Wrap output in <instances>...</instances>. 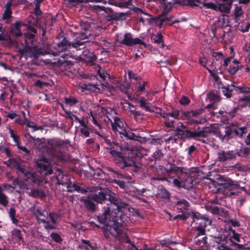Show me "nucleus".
I'll list each match as a JSON object with an SVG mask.
<instances>
[{
    "mask_svg": "<svg viewBox=\"0 0 250 250\" xmlns=\"http://www.w3.org/2000/svg\"><path fill=\"white\" fill-rule=\"evenodd\" d=\"M220 216L222 217V220L226 223L228 221L230 218L229 211L222 208H220Z\"/></svg>",
    "mask_w": 250,
    "mask_h": 250,
    "instance_id": "nucleus-44",
    "label": "nucleus"
},
{
    "mask_svg": "<svg viewBox=\"0 0 250 250\" xmlns=\"http://www.w3.org/2000/svg\"><path fill=\"white\" fill-rule=\"evenodd\" d=\"M78 100L72 97H65L64 98V102L68 105H73L78 103Z\"/></svg>",
    "mask_w": 250,
    "mask_h": 250,
    "instance_id": "nucleus-51",
    "label": "nucleus"
},
{
    "mask_svg": "<svg viewBox=\"0 0 250 250\" xmlns=\"http://www.w3.org/2000/svg\"><path fill=\"white\" fill-rule=\"evenodd\" d=\"M235 157V154L232 151L220 152V161H225L227 160H231Z\"/></svg>",
    "mask_w": 250,
    "mask_h": 250,
    "instance_id": "nucleus-33",
    "label": "nucleus"
},
{
    "mask_svg": "<svg viewBox=\"0 0 250 250\" xmlns=\"http://www.w3.org/2000/svg\"><path fill=\"white\" fill-rule=\"evenodd\" d=\"M250 28V22L247 23L246 25L242 24L241 25L238 26V29L241 32L245 33L249 31Z\"/></svg>",
    "mask_w": 250,
    "mask_h": 250,
    "instance_id": "nucleus-64",
    "label": "nucleus"
},
{
    "mask_svg": "<svg viewBox=\"0 0 250 250\" xmlns=\"http://www.w3.org/2000/svg\"><path fill=\"white\" fill-rule=\"evenodd\" d=\"M234 86V89L236 92H238L240 93H250V87L246 86Z\"/></svg>",
    "mask_w": 250,
    "mask_h": 250,
    "instance_id": "nucleus-48",
    "label": "nucleus"
},
{
    "mask_svg": "<svg viewBox=\"0 0 250 250\" xmlns=\"http://www.w3.org/2000/svg\"><path fill=\"white\" fill-rule=\"evenodd\" d=\"M177 178L172 179V183L174 186L178 188H183V182L181 179H179L177 176Z\"/></svg>",
    "mask_w": 250,
    "mask_h": 250,
    "instance_id": "nucleus-59",
    "label": "nucleus"
},
{
    "mask_svg": "<svg viewBox=\"0 0 250 250\" xmlns=\"http://www.w3.org/2000/svg\"><path fill=\"white\" fill-rule=\"evenodd\" d=\"M42 2V0H35V14L37 16V18H39L38 17L41 15L42 12L40 8V4Z\"/></svg>",
    "mask_w": 250,
    "mask_h": 250,
    "instance_id": "nucleus-49",
    "label": "nucleus"
},
{
    "mask_svg": "<svg viewBox=\"0 0 250 250\" xmlns=\"http://www.w3.org/2000/svg\"><path fill=\"white\" fill-rule=\"evenodd\" d=\"M114 121H111V126L113 130L116 132H119L120 134L127 135V132L125 130V124L118 117H114Z\"/></svg>",
    "mask_w": 250,
    "mask_h": 250,
    "instance_id": "nucleus-16",
    "label": "nucleus"
},
{
    "mask_svg": "<svg viewBox=\"0 0 250 250\" xmlns=\"http://www.w3.org/2000/svg\"><path fill=\"white\" fill-rule=\"evenodd\" d=\"M220 1V12L229 14L233 0H221Z\"/></svg>",
    "mask_w": 250,
    "mask_h": 250,
    "instance_id": "nucleus-24",
    "label": "nucleus"
},
{
    "mask_svg": "<svg viewBox=\"0 0 250 250\" xmlns=\"http://www.w3.org/2000/svg\"><path fill=\"white\" fill-rule=\"evenodd\" d=\"M37 166L40 169V172H45V175H50L52 173L51 169L50 164L47 159L44 157L38 159L36 161Z\"/></svg>",
    "mask_w": 250,
    "mask_h": 250,
    "instance_id": "nucleus-15",
    "label": "nucleus"
},
{
    "mask_svg": "<svg viewBox=\"0 0 250 250\" xmlns=\"http://www.w3.org/2000/svg\"><path fill=\"white\" fill-rule=\"evenodd\" d=\"M50 237L55 242L61 244L62 241V238L60 235L56 232H52L50 234Z\"/></svg>",
    "mask_w": 250,
    "mask_h": 250,
    "instance_id": "nucleus-54",
    "label": "nucleus"
},
{
    "mask_svg": "<svg viewBox=\"0 0 250 250\" xmlns=\"http://www.w3.org/2000/svg\"><path fill=\"white\" fill-rule=\"evenodd\" d=\"M207 100L210 103L209 104L206 106V108L217 109V103L219 102V96L217 93H214L213 91L210 92L208 94Z\"/></svg>",
    "mask_w": 250,
    "mask_h": 250,
    "instance_id": "nucleus-20",
    "label": "nucleus"
},
{
    "mask_svg": "<svg viewBox=\"0 0 250 250\" xmlns=\"http://www.w3.org/2000/svg\"><path fill=\"white\" fill-rule=\"evenodd\" d=\"M30 211L32 212L33 215L36 217L38 222H41V219H44L43 218H42L41 217H45V216L38 208L36 209L35 207H33L30 208Z\"/></svg>",
    "mask_w": 250,
    "mask_h": 250,
    "instance_id": "nucleus-38",
    "label": "nucleus"
},
{
    "mask_svg": "<svg viewBox=\"0 0 250 250\" xmlns=\"http://www.w3.org/2000/svg\"><path fill=\"white\" fill-rule=\"evenodd\" d=\"M68 57L69 55L67 54L62 56L55 63L58 66H63L65 69L70 68L73 63L71 61L68 60Z\"/></svg>",
    "mask_w": 250,
    "mask_h": 250,
    "instance_id": "nucleus-23",
    "label": "nucleus"
},
{
    "mask_svg": "<svg viewBox=\"0 0 250 250\" xmlns=\"http://www.w3.org/2000/svg\"><path fill=\"white\" fill-rule=\"evenodd\" d=\"M22 24V22L17 21L11 25L10 29V33L12 37H18L21 36L22 34L21 31V26Z\"/></svg>",
    "mask_w": 250,
    "mask_h": 250,
    "instance_id": "nucleus-26",
    "label": "nucleus"
},
{
    "mask_svg": "<svg viewBox=\"0 0 250 250\" xmlns=\"http://www.w3.org/2000/svg\"><path fill=\"white\" fill-rule=\"evenodd\" d=\"M232 129L233 133V138L234 137H238L242 138L244 135L247 132V127L246 126L237 128V125L235 124V126H232Z\"/></svg>",
    "mask_w": 250,
    "mask_h": 250,
    "instance_id": "nucleus-29",
    "label": "nucleus"
},
{
    "mask_svg": "<svg viewBox=\"0 0 250 250\" xmlns=\"http://www.w3.org/2000/svg\"><path fill=\"white\" fill-rule=\"evenodd\" d=\"M108 172L109 175L112 176L114 179L113 183L118 185L120 188L123 189L125 192L129 193V186L130 184L129 182H125L124 180H128L130 179L131 177L129 176H126L119 172L115 170L113 168L111 167H107L105 168Z\"/></svg>",
    "mask_w": 250,
    "mask_h": 250,
    "instance_id": "nucleus-7",
    "label": "nucleus"
},
{
    "mask_svg": "<svg viewBox=\"0 0 250 250\" xmlns=\"http://www.w3.org/2000/svg\"><path fill=\"white\" fill-rule=\"evenodd\" d=\"M41 222L44 224V227L47 230L53 229H55L54 225L50 224L48 221L45 219H41Z\"/></svg>",
    "mask_w": 250,
    "mask_h": 250,
    "instance_id": "nucleus-63",
    "label": "nucleus"
},
{
    "mask_svg": "<svg viewBox=\"0 0 250 250\" xmlns=\"http://www.w3.org/2000/svg\"><path fill=\"white\" fill-rule=\"evenodd\" d=\"M9 131L11 137L13 138L14 142L16 144V146L17 145H18L19 144H20V138L18 135H17L16 134H15L14 130L12 129L9 128Z\"/></svg>",
    "mask_w": 250,
    "mask_h": 250,
    "instance_id": "nucleus-56",
    "label": "nucleus"
},
{
    "mask_svg": "<svg viewBox=\"0 0 250 250\" xmlns=\"http://www.w3.org/2000/svg\"><path fill=\"white\" fill-rule=\"evenodd\" d=\"M92 8L93 10L98 13L103 11L104 13H102V15L107 21L122 20L123 19V18L125 17L126 15V14L125 13H118L115 12L110 8H106L104 6L98 5H94Z\"/></svg>",
    "mask_w": 250,
    "mask_h": 250,
    "instance_id": "nucleus-9",
    "label": "nucleus"
},
{
    "mask_svg": "<svg viewBox=\"0 0 250 250\" xmlns=\"http://www.w3.org/2000/svg\"><path fill=\"white\" fill-rule=\"evenodd\" d=\"M80 131L81 134L84 136L85 137H88L90 136V129L87 125L81 127Z\"/></svg>",
    "mask_w": 250,
    "mask_h": 250,
    "instance_id": "nucleus-53",
    "label": "nucleus"
},
{
    "mask_svg": "<svg viewBox=\"0 0 250 250\" xmlns=\"http://www.w3.org/2000/svg\"><path fill=\"white\" fill-rule=\"evenodd\" d=\"M222 89V93L224 96H225L227 98H229L231 97L232 90L230 89L229 86H223Z\"/></svg>",
    "mask_w": 250,
    "mask_h": 250,
    "instance_id": "nucleus-58",
    "label": "nucleus"
},
{
    "mask_svg": "<svg viewBox=\"0 0 250 250\" xmlns=\"http://www.w3.org/2000/svg\"><path fill=\"white\" fill-rule=\"evenodd\" d=\"M219 237H214L210 240L209 245H211L213 248L215 250L219 249Z\"/></svg>",
    "mask_w": 250,
    "mask_h": 250,
    "instance_id": "nucleus-57",
    "label": "nucleus"
},
{
    "mask_svg": "<svg viewBox=\"0 0 250 250\" xmlns=\"http://www.w3.org/2000/svg\"><path fill=\"white\" fill-rule=\"evenodd\" d=\"M29 196L31 197H33L35 198L36 197H40L41 198H44L45 196V194L44 192L39 189H35L31 190L30 191L27 192Z\"/></svg>",
    "mask_w": 250,
    "mask_h": 250,
    "instance_id": "nucleus-35",
    "label": "nucleus"
},
{
    "mask_svg": "<svg viewBox=\"0 0 250 250\" xmlns=\"http://www.w3.org/2000/svg\"><path fill=\"white\" fill-rule=\"evenodd\" d=\"M122 208H126L130 212H133L135 210L134 208L131 207L128 204L122 202L120 199L119 203L115 208V210L119 212Z\"/></svg>",
    "mask_w": 250,
    "mask_h": 250,
    "instance_id": "nucleus-34",
    "label": "nucleus"
},
{
    "mask_svg": "<svg viewBox=\"0 0 250 250\" xmlns=\"http://www.w3.org/2000/svg\"><path fill=\"white\" fill-rule=\"evenodd\" d=\"M162 114L163 115V118L168 119L169 117H172L175 119H177L180 114V111L176 109H172L170 112H166L163 111Z\"/></svg>",
    "mask_w": 250,
    "mask_h": 250,
    "instance_id": "nucleus-37",
    "label": "nucleus"
},
{
    "mask_svg": "<svg viewBox=\"0 0 250 250\" xmlns=\"http://www.w3.org/2000/svg\"><path fill=\"white\" fill-rule=\"evenodd\" d=\"M203 6L208 8H210L216 11L219 10V6L213 2H208L203 3Z\"/></svg>",
    "mask_w": 250,
    "mask_h": 250,
    "instance_id": "nucleus-60",
    "label": "nucleus"
},
{
    "mask_svg": "<svg viewBox=\"0 0 250 250\" xmlns=\"http://www.w3.org/2000/svg\"><path fill=\"white\" fill-rule=\"evenodd\" d=\"M57 184L66 187L70 184V180L67 175H63L61 172L57 175Z\"/></svg>",
    "mask_w": 250,
    "mask_h": 250,
    "instance_id": "nucleus-30",
    "label": "nucleus"
},
{
    "mask_svg": "<svg viewBox=\"0 0 250 250\" xmlns=\"http://www.w3.org/2000/svg\"><path fill=\"white\" fill-rule=\"evenodd\" d=\"M184 171L185 172H180L178 175L179 178L182 180L183 188L188 189L192 188L195 178L191 175L190 170L187 167L186 170Z\"/></svg>",
    "mask_w": 250,
    "mask_h": 250,
    "instance_id": "nucleus-12",
    "label": "nucleus"
},
{
    "mask_svg": "<svg viewBox=\"0 0 250 250\" xmlns=\"http://www.w3.org/2000/svg\"><path fill=\"white\" fill-rule=\"evenodd\" d=\"M158 195L162 199H168L169 198L170 194L166 188H162L159 190Z\"/></svg>",
    "mask_w": 250,
    "mask_h": 250,
    "instance_id": "nucleus-47",
    "label": "nucleus"
},
{
    "mask_svg": "<svg viewBox=\"0 0 250 250\" xmlns=\"http://www.w3.org/2000/svg\"><path fill=\"white\" fill-rule=\"evenodd\" d=\"M219 125H216L210 127L203 128L202 130L191 131L183 124L179 125L174 130V135L181 139L192 138L196 137H205L208 133L217 135L219 134Z\"/></svg>",
    "mask_w": 250,
    "mask_h": 250,
    "instance_id": "nucleus-4",
    "label": "nucleus"
},
{
    "mask_svg": "<svg viewBox=\"0 0 250 250\" xmlns=\"http://www.w3.org/2000/svg\"><path fill=\"white\" fill-rule=\"evenodd\" d=\"M66 188L67 191L69 192H73L76 191L82 193H85L88 191L87 188L81 187L75 184H72L71 182H70V184L67 185Z\"/></svg>",
    "mask_w": 250,
    "mask_h": 250,
    "instance_id": "nucleus-27",
    "label": "nucleus"
},
{
    "mask_svg": "<svg viewBox=\"0 0 250 250\" xmlns=\"http://www.w3.org/2000/svg\"><path fill=\"white\" fill-rule=\"evenodd\" d=\"M195 235V238L194 242L196 243V244L198 245L199 246L201 247H203L204 246L207 247L208 243L207 242V237L206 236H204L202 237V238H200V237L201 236H203V235H199L197 236V232L196 233H194Z\"/></svg>",
    "mask_w": 250,
    "mask_h": 250,
    "instance_id": "nucleus-32",
    "label": "nucleus"
},
{
    "mask_svg": "<svg viewBox=\"0 0 250 250\" xmlns=\"http://www.w3.org/2000/svg\"><path fill=\"white\" fill-rule=\"evenodd\" d=\"M12 238L18 242H23V238L22 237L21 232L19 229H14L12 231Z\"/></svg>",
    "mask_w": 250,
    "mask_h": 250,
    "instance_id": "nucleus-43",
    "label": "nucleus"
},
{
    "mask_svg": "<svg viewBox=\"0 0 250 250\" xmlns=\"http://www.w3.org/2000/svg\"><path fill=\"white\" fill-rule=\"evenodd\" d=\"M191 216L192 218L191 225L194 230L197 231V236L205 235V228L211 224V220L208 218L201 216L199 213L192 212Z\"/></svg>",
    "mask_w": 250,
    "mask_h": 250,
    "instance_id": "nucleus-6",
    "label": "nucleus"
},
{
    "mask_svg": "<svg viewBox=\"0 0 250 250\" xmlns=\"http://www.w3.org/2000/svg\"><path fill=\"white\" fill-rule=\"evenodd\" d=\"M167 0H160V3L164 5V11L162 13L167 14L173 8L174 4H182L181 0H172L169 2H166Z\"/></svg>",
    "mask_w": 250,
    "mask_h": 250,
    "instance_id": "nucleus-21",
    "label": "nucleus"
},
{
    "mask_svg": "<svg viewBox=\"0 0 250 250\" xmlns=\"http://www.w3.org/2000/svg\"><path fill=\"white\" fill-rule=\"evenodd\" d=\"M223 125H222L220 124V126H221V128H224L225 130V135L222 136L220 134V139L222 140L223 142H227L230 139L233 138L232 126H235V124L231 123L229 125H226V126H224Z\"/></svg>",
    "mask_w": 250,
    "mask_h": 250,
    "instance_id": "nucleus-19",
    "label": "nucleus"
},
{
    "mask_svg": "<svg viewBox=\"0 0 250 250\" xmlns=\"http://www.w3.org/2000/svg\"><path fill=\"white\" fill-rule=\"evenodd\" d=\"M109 191L105 190L104 189L100 190L99 192L96 191V192L91 193L90 198L91 200L99 203H104L105 204L107 201L106 195H108Z\"/></svg>",
    "mask_w": 250,
    "mask_h": 250,
    "instance_id": "nucleus-18",
    "label": "nucleus"
},
{
    "mask_svg": "<svg viewBox=\"0 0 250 250\" xmlns=\"http://www.w3.org/2000/svg\"><path fill=\"white\" fill-rule=\"evenodd\" d=\"M90 45V42L88 41L81 42L78 41L74 42H69L67 38H64L57 44V47L60 51L62 52L67 51L71 48H76L77 50H80L89 46Z\"/></svg>",
    "mask_w": 250,
    "mask_h": 250,
    "instance_id": "nucleus-8",
    "label": "nucleus"
},
{
    "mask_svg": "<svg viewBox=\"0 0 250 250\" xmlns=\"http://www.w3.org/2000/svg\"><path fill=\"white\" fill-rule=\"evenodd\" d=\"M11 6L10 2H7L6 5V9L2 14V19L1 20L5 21L6 23H9L11 22L12 18V11L10 8Z\"/></svg>",
    "mask_w": 250,
    "mask_h": 250,
    "instance_id": "nucleus-28",
    "label": "nucleus"
},
{
    "mask_svg": "<svg viewBox=\"0 0 250 250\" xmlns=\"http://www.w3.org/2000/svg\"><path fill=\"white\" fill-rule=\"evenodd\" d=\"M20 54L21 57L28 58L34 60H37L41 56H44L46 54L45 49L42 47L38 46H30L26 44L22 47H19L17 50Z\"/></svg>",
    "mask_w": 250,
    "mask_h": 250,
    "instance_id": "nucleus-5",
    "label": "nucleus"
},
{
    "mask_svg": "<svg viewBox=\"0 0 250 250\" xmlns=\"http://www.w3.org/2000/svg\"><path fill=\"white\" fill-rule=\"evenodd\" d=\"M34 141L36 146L42 152H46L52 156L61 157L65 150V145L63 140L58 139H52L45 143L44 139L36 138L29 135Z\"/></svg>",
    "mask_w": 250,
    "mask_h": 250,
    "instance_id": "nucleus-3",
    "label": "nucleus"
},
{
    "mask_svg": "<svg viewBox=\"0 0 250 250\" xmlns=\"http://www.w3.org/2000/svg\"><path fill=\"white\" fill-rule=\"evenodd\" d=\"M106 149L113 158L115 164L120 168L125 169L132 167L134 172L137 173L141 171V164L136 162V154L132 152L124 153L113 147H107Z\"/></svg>",
    "mask_w": 250,
    "mask_h": 250,
    "instance_id": "nucleus-2",
    "label": "nucleus"
},
{
    "mask_svg": "<svg viewBox=\"0 0 250 250\" xmlns=\"http://www.w3.org/2000/svg\"><path fill=\"white\" fill-rule=\"evenodd\" d=\"M83 202L87 209L92 212L95 211L96 205L90 199H84L83 200Z\"/></svg>",
    "mask_w": 250,
    "mask_h": 250,
    "instance_id": "nucleus-39",
    "label": "nucleus"
},
{
    "mask_svg": "<svg viewBox=\"0 0 250 250\" xmlns=\"http://www.w3.org/2000/svg\"><path fill=\"white\" fill-rule=\"evenodd\" d=\"M120 43L128 46H132L135 44H142L146 46V43L139 38H133L130 33H126L124 35V39L120 42Z\"/></svg>",
    "mask_w": 250,
    "mask_h": 250,
    "instance_id": "nucleus-14",
    "label": "nucleus"
},
{
    "mask_svg": "<svg viewBox=\"0 0 250 250\" xmlns=\"http://www.w3.org/2000/svg\"><path fill=\"white\" fill-rule=\"evenodd\" d=\"M169 165V167H168L169 168V171H171V172H185L184 170H186V167H177L174 164L172 163H168Z\"/></svg>",
    "mask_w": 250,
    "mask_h": 250,
    "instance_id": "nucleus-40",
    "label": "nucleus"
},
{
    "mask_svg": "<svg viewBox=\"0 0 250 250\" xmlns=\"http://www.w3.org/2000/svg\"><path fill=\"white\" fill-rule=\"evenodd\" d=\"M120 89L122 91V92L129 94V93L131 92V89L130 88V85L128 83H124L120 85Z\"/></svg>",
    "mask_w": 250,
    "mask_h": 250,
    "instance_id": "nucleus-52",
    "label": "nucleus"
},
{
    "mask_svg": "<svg viewBox=\"0 0 250 250\" xmlns=\"http://www.w3.org/2000/svg\"><path fill=\"white\" fill-rule=\"evenodd\" d=\"M224 240L222 239V236L220 235V250H233L230 246H235L239 249H243L244 247L242 244H239L233 242L231 237H225Z\"/></svg>",
    "mask_w": 250,
    "mask_h": 250,
    "instance_id": "nucleus-13",
    "label": "nucleus"
},
{
    "mask_svg": "<svg viewBox=\"0 0 250 250\" xmlns=\"http://www.w3.org/2000/svg\"><path fill=\"white\" fill-rule=\"evenodd\" d=\"M242 67V65L239 66V65L233 66L230 64L229 66V68H227V69H228L229 74L233 75L235 74L236 73V72Z\"/></svg>",
    "mask_w": 250,
    "mask_h": 250,
    "instance_id": "nucleus-55",
    "label": "nucleus"
},
{
    "mask_svg": "<svg viewBox=\"0 0 250 250\" xmlns=\"http://www.w3.org/2000/svg\"><path fill=\"white\" fill-rule=\"evenodd\" d=\"M150 18L147 20L149 21H152L155 23V25L159 27H161L163 23H164V20L162 18L161 15L158 17H153L151 15L149 16Z\"/></svg>",
    "mask_w": 250,
    "mask_h": 250,
    "instance_id": "nucleus-36",
    "label": "nucleus"
},
{
    "mask_svg": "<svg viewBox=\"0 0 250 250\" xmlns=\"http://www.w3.org/2000/svg\"><path fill=\"white\" fill-rule=\"evenodd\" d=\"M203 111L204 109L203 108H200L195 110L183 111L182 112V114L184 115L187 119L188 120V124L191 125L194 124H199L201 123L200 121L191 119V118L200 115L203 113Z\"/></svg>",
    "mask_w": 250,
    "mask_h": 250,
    "instance_id": "nucleus-17",
    "label": "nucleus"
},
{
    "mask_svg": "<svg viewBox=\"0 0 250 250\" xmlns=\"http://www.w3.org/2000/svg\"><path fill=\"white\" fill-rule=\"evenodd\" d=\"M9 203L8 197L3 193L2 189L0 188V205L6 207Z\"/></svg>",
    "mask_w": 250,
    "mask_h": 250,
    "instance_id": "nucleus-42",
    "label": "nucleus"
},
{
    "mask_svg": "<svg viewBox=\"0 0 250 250\" xmlns=\"http://www.w3.org/2000/svg\"><path fill=\"white\" fill-rule=\"evenodd\" d=\"M232 182L230 178L226 179L220 175V195L221 194H223V196H220V198H226L236 194L232 187Z\"/></svg>",
    "mask_w": 250,
    "mask_h": 250,
    "instance_id": "nucleus-10",
    "label": "nucleus"
},
{
    "mask_svg": "<svg viewBox=\"0 0 250 250\" xmlns=\"http://www.w3.org/2000/svg\"><path fill=\"white\" fill-rule=\"evenodd\" d=\"M167 14H164V13L161 14L162 17L164 20V23H165L166 24H169V25H171L172 24H173L174 23H177V22H180V21H179V20H174L171 23H168L169 21H171L172 17L170 16L167 17Z\"/></svg>",
    "mask_w": 250,
    "mask_h": 250,
    "instance_id": "nucleus-50",
    "label": "nucleus"
},
{
    "mask_svg": "<svg viewBox=\"0 0 250 250\" xmlns=\"http://www.w3.org/2000/svg\"><path fill=\"white\" fill-rule=\"evenodd\" d=\"M219 27V21H216L211 26L210 36L217 38V29Z\"/></svg>",
    "mask_w": 250,
    "mask_h": 250,
    "instance_id": "nucleus-46",
    "label": "nucleus"
},
{
    "mask_svg": "<svg viewBox=\"0 0 250 250\" xmlns=\"http://www.w3.org/2000/svg\"><path fill=\"white\" fill-rule=\"evenodd\" d=\"M82 56L83 58H81V59L86 62H92L97 59L96 56L88 49L83 51Z\"/></svg>",
    "mask_w": 250,
    "mask_h": 250,
    "instance_id": "nucleus-31",
    "label": "nucleus"
},
{
    "mask_svg": "<svg viewBox=\"0 0 250 250\" xmlns=\"http://www.w3.org/2000/svg\"><path fill=\"white\" fill-rule=\"evenodd\" d=\"M106 206L103 207V212L97 216L99 222L103 225L105 237L110 235L115 237L121 242L131 244L126 233L123 231V220L121 215L113 214V210L119 203L120 199L110 193L106 195Z\"/></svg>",
    "mask_w": 250,
    "mask_h": 250,
    "instance_id": "nucleus-1",
    "label": "nucleus"
},
{
    "mask_svg": "<svg viewBox=\"0 0 250 250\" xmlns=\"http://www.w3.org/2000/svg\"><path fill=\"white\" fill-rule=\"evenodd\" d=\"M250 153V149L247 147H245L243 150H241L240 152H238L237 154L239 156L242 157H247L248 155Z\"/></svg>",
    "mask_w": 250,
    "mask_h": 250,
    "instance_id": "nucleus-62",
    "label": "nucleus"
},
{
    "mask_svg": "<svg viewBox=\"0 0 250 250\" xmlns=\"http://www.w3.org/2000/svg\"><path fill=\"white\" fill-rule=\"evenodd\" d=\"M16 168L19 172L23 174V178L25 181L34 184H40L41 182L40 179V176L36 175L35 172L28 170L20 164H17Z\"/></svg>",
    "mask_w": 250,
    "mask_h": 250,
    "instance_id": "nucleus-11",
    "label": "nucleus"
},
{
    "mask_svg": "<svg viewBox=\"0 0 250 250\" xmlns=\"http://www.w3.org/2000/svg\"><path fill=\"white\" fill-rule=\"evenodd\" d=\"M46 19L51 20V24H52L53 22L55 21V18H54L53 17H51L46 16V17H42V18H36V21L35 23H33V24L34 25H36L37 28L42 29V35L43 37L45 35V29L44 28V27L42 25L41 22L43 21L45 22L46 21Z\"/></svg>",
    "mask_w": 250,
    "mask_h": 250,
    "instance_id": "nucleus-25",
    "label": "nucleus"
},
{
    "mask_svg": "<svg viewBox=\"0 0 250 250\" xmlns=\"http://www.w3.org/2000/svg\"><path fill=\"white\" fill-rule=\"evenodd\" d=\"M244 14V12L242 9L241 6H238V5H235L234 9L233 11V14L235 17V19L237 21L239 18L243 16Z\"/></svg>",
    "mask_w": 250,
    "mask_h": 250,
    "instance_id": "nucleus-41",
    "label": "nucleus"
},
{
    "mask_svg": "<svg viewBox=\"0 0 250 250\" xmlns=\"http://www.w3.org/2000/svg\"><path fill=\"white\" fill-rule=\"evenodd\" d=\"M139 102L140 103V106L142 108H145L146 111L151 112L152 111H154V109L150 108L149 104L145 101L144 98L140 99Z\"/></svg>",
    "mask_w": 250,
    "mask_h": 250,
    "instance_id": "nucleus-45",
    "label": "nucleus"
},
{
    "mask_svg": "<svg viewBox=\"0 0 250 250\" xmlns=\"http://www.w3.org/2000/svg\"><path fill=\"white\" fill-rule=\"evenodd\" d=\"M218 201L217 198L209 201L205 206L206 209L213 214H219V208L217 207Z\"/></svg>",
    "mask_w": 250,
    "mask_h": 250,
    "instance_id": "nucleus-22",
    "label": "nucleus"
},
{
    "mask_svg": "<svg viewBox=\"0 0 250 250\" xmlns=\"http://www.w3.org/2000/svg\"><path fill=\"white\" fill-rule=\"evenodd\" d=\"M153 40L154 42L157 43H160L163 41V36L160 33H157L153 35Z\"/></svg>",
    "mask_w": 250,
    "mask_h": 250,
    "instance_id": "nucleus-61",
    "label": "nucleus"
}]
</instances>
